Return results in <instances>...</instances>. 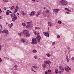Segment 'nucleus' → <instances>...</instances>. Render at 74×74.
<instances>
[{
  "label": "nucleus",
  "instance_id": "nucleus-1",
  "mask_svg": "<svg viewBox=\"0 0 74 74\" xmlns=\"http://www.w3.org/2000/svg\"><path fill=\"white\" fill-rule=\"evenodd\" d=\"M29 32L27 30H24L23 32V34L25 35L26 37H30V34L29 33Z\"/></svg>",
  "mask_w": 74,
  "mask_h": 74
},
{
  "label": "nucleus",
  "instance_id": "nucleus-2",
  "mask_svg": "<svg viewBox=\"0 0 74 74\" xmlns=\"http://www.w3.org/2000/svg\"><path fill=\"white\" fill-rule=\"evenodd\" d=\"M60 3L63 5H66L67 4V2L66 0H61Z\"/></svg>",
  "mask_w": 74,
  "mask_h": 74
},
{
  "label": "nucleus",
  "instance_id": "nucleus-3",
  "mask_svg": "<svg viewBox=\"0 0 74 74\" xmlns=\"http://www.w3.org/2000/svg\"><path fill=\"white\" fill-rule=\"evenodd\" d=\"M36 40V38H33L32 40V44H37V40Z\"/></svg>",
  "mask_w": 74,
  "mask_h": 74
},
{
  "label": "nucleus",
  "instance_id": "nucleus-4",
  "mask_svg": "<svg viewBox=\"0 0 74 74\" xmlns=\"http://www.w3.org/2000/svg\"><path fill=\"white\" fill-rule=\"evenodd\" d=\"M66 67L67 68H66V67H64V69L66 71H67V72H69V71H70L69 70H70V71H71V68H70L69 66L66 65Z\"/></svg>",
  "mask_w": 74,
  "mask_h": 74
},
{
  "label": "nucleus",
  "instance_id": "nucleus-5",
  "mask_svg": "<svg viewBox=\"0 0 74 74\" xmlns=\"http://www.w3.org/2000/svg\"><path fill=\"white\" fill-rule=\"evenodd\" d=\"M18 19V17L16 16V15H15V14H14V16L13 17L12 19V22H15V21H16Z\"/></svg>",
  "mask_w": 74,
  "mask_h": 74
},
{
  "label": "nucleus",
  "instance_id": "nucleus-6",
  "mask_svg": "<svg viewBox=\"0 0 74 74\" xmlns=\"http://www.w3.org/2000/svg\"><path fill=\"white\" fill-rule=\"evenodd\" d=\"M35 14H36V12L33 11L31 12V14H29V15L31 16H34Z\"/></svg>",
  "mask_w": 74,
  "mask_h": 74
},
{
  "label": "nucleus",
  "instance_id": "nucleus-7",
  "mask_svg": "<svg viewBox=\"0 0 74 74\" xmlns=\"http://www.w3.org/2000/svg\"><path fill=\"white\" fill-rule=\"evenodd\" d=\"M43 34L45 36H46V37H48L49 36V34L46 32H43Z\"/></svg>",
  "mask_w": 74,
  "mask_h": 74
},
{
  "label": "nucleus",
  "instance_id": "nucleus-8",
  "mask_svg": "<svg viewBox=\"0 0 74 74\" xmlns=\"http://www.w3.org/2000/svg\"><path fill=\"white\" fill-rule=\"evenodd\" d=\"M44 62L46 64H50L51 63V62L49 60L48 61H45Z\"/></svg>",
  "mask_w": 74,
  "mask_h": 74
},
{
  "label": "nucleus",
  "instance_id": "nucleus-9",
  "mask_svg": "<svg viewBox=\"0 0 74 74\" xmlns=\"http://www.w3.org/2000/svg\"><path fill=\"white\" fill-rule=\"evenodd\" d=\"M37 40L38 41V42H40V41L41 40V37L40 36H38L36 37Z\"/></svg>",
  "mask_w": 74,
  "mask_h": 74
},
{
  "label": "nucleus",
  "instance_id": "nucleus-10",
  "mask_svg": "<svg viewBox=\"0 0 74 74\" xmlns=\"http://www.w3.org/2000/svg\"><path fill=\"white\" fill-rule=\"evenodd\" d=\"M8 31L7 30H4L3 31L2 33H7V34H8Z\"/></svg>",
  "mask_w": 74,
  "mask_h": 74
},
{
  "label": "nucleus",
  "instance_id": "nucleus-11",
  "mask_svg": "<svg viewBox=\"0 0 74 74\" xmlns=\"http://www.w3.org/2000/svg\"><path fill=\"white\" fill-rule=\"evenodd\" d=\"M60 10H58V9H54L53 10V12H56V13H58V11H60Z\"/></svg>",
  "mask_w": 74,
  "mask_h": 74
},
{
  "label": "nucleus",
  "instance_id": "nucleus-12",
  "mask_svg": "<svg viewBox=\"0 0 74 74\" xmlns=\"http://www.w3.org/2000/svg\"><path fill=\"white\" fill-rule=\"evenodd\" d=\"M59 69L61 70V71H63L64 70V68L62 66L60 65L59 66Z\"/></svg>",
  "mask_w": 74,
  "mask_h": 74
},
{
  "label": "nucleus",
  "instance_id": "nucleus-13",
  "mask_svg": "<svg viewBox=\"0 0 74 74\" xmlns=\"http://www.w3.org/2000/svg\"><path fill=\"white\" fill-rule=\"evenodd\" d=\"M41 13L40 12H38L37 13V14H36V15L37 17H38V16L39 15H40V14H41Z\"/></svg>",
  "mask_w": 74,
  "mask_h": 74
},
{
  "label": "nucleus",
  "instance_id": "nucleus-14",
  "mask_svg": "<svg viewBox=\"0 0 74 74\" xmlns=\"http://www.w3.org/2000/svg\"><path fill=\"white\" fill-rule=\"evenodd\" d=\"M32 67L36 69V70H38L39 69V67L36 66H33Z\"/></svg>",
  "mask_w": 74,
  "mask_h": 74
},
{
  "label": "nucleus",
  "instance_id": "nucleus-15",
  "mask_svg": "<svg viewBox=\"0 0 74 74\" xmlns=\"http://www.w3.org/2000/svg\"><path fill=\"white\" fill-rule=\"evenodd\" d=\"M66 59L67 62H70V59L69 58V57L67 56H66Z\"/></svg>",
  "mask_w": 74,
  "mask_h": 74
},
{
  "label": "nucleus",
  "instance_id": "nucleus-16",
  "mask_svg": "<svg viewBox=\"0 0 74 74\" xmlns=\"http://www.w3.org/2000/svg\"><path fill=\"white\" fill-rule=\"evenodd\" d=\"M21 13L23 16H24L25 15V12L24 11L22 10Z\"/></svg>",
  "mask_w": 74,
  "mask_h": 74
},
{
  "label": "nucleus",
  "instance_id": "nucleus-17",
  "mask_svg": "<svg viewBox=\"0 0 74 74\" xmlns=\"http://www.w3.org/2000/svg\"><path fill=\"white\" fill-rule=\"evenodd\" d=\"M8 26H9L10 28H11V27L13 26V23H11L10 25L9 24Z\"/></svg>",
  "mask_w": 74,
  "mask_h": 74
},
{
  "label": "nucleus",
  "instance_id": "nucleus-18",
  "mask_svg": "<svg viewBox=\"0 0 74 74\" xmlns=\"http://www.w3.org/2000/svg\"><path fill=\"white\" fill-rule=\"evenodd\" d=\"M34 33V34L37 35V36H38V33H37V34H36V31H33Z\"/></svg>",
  "mask_w": 74,
  "mask_h": 74
},
{
  "label": "nucleus",
  "instance_id": "nucleus-19",
  "mask_svg": "<svg viewBox=\"0 0 74 74\" xmlns=\"http://www.w3.org/2000/svg\"><path fill=\"white\" fill-rule=\"evenodd\" d=\"M47 65L45 64H44L43 65H42V66L43 68H45V67H46Z\"/></svg>",
  "mask_w": 74,
  "mask_h": 74
},
{
  "label": "nucleus",
  "instance_id": "nucleus-20",
  "mask_svg": "<svg viewBox=\"0 0 74 74\" xmlns=\"http://www.w3.org/2000/svg\"><path fill=\"white\" fill-rule=\"evenodd\" d=\"M48 24L49 26H52V25H51L52 24H51V22H49L48 23Z\"/></svg>",
  "mask_w": 74,
  "mask_h": 74
},
{
  "label": "nucleus",
  "instance_id": "nucleus-21",
  "mask_svg": "<svg viewBox=\"0 0 74 74\" xmlns=\"http://www.w3.org/2000/svg\"><path fill=\"white\" fill-rule=\"evenodd\" d=\"M58 69H55V73H56V74H58Z\"/></svg>",
  "mask_w": 74,
  "mask_h": 74
},
{
  "label": "nucleus",
  "instance_id": "nucleus-22",
  "mask_svg": "<svg viewBox=\"0 0 74 74\" xmlns=\"http://www.w3.org/2000/svg\"><path fill=\"white\" fill-rule=\"evenodd\" d=\"M46 55L48 57H50L51 56V54L50 53H47L46 54Z\"/></svg>",
  "mask_w": 74,
  "mask_h": 74
},
{
  "label": "nucleus",
  "instance_id": "nucleus-23",
  "mask_svg": "<svg viewBox=\"0 0 74 74\" xmlns=\"http://www.w3.org/2000/svg\"><path fill=\"white\" fill-rule=\"evenodd\" d=\"M14 7H15V6H12L10 8V10H13L14 8Z\"/></svg>",
  "mask_w": 74,
  "mask_h": 74
},
{
  "label": "nucleus",
  "instance_id": "nucleus-24",
  "mask_svg": "<svg viewBox=\"0 0 74 74\" xmlns=\"http://www.w3.org/2000/svg\"><path fill=\"white\" fill-rule=\"evenodd\" d=\"M58 22L59 24H61V23H62V21H59Z\"/></svg>",
  "mask_w": 74,
  "mask_h": 74
},
{
  "label": "nucleus",
  "instance_id": "nucleus-25",
  "mask_svg": "<svg viewBox=\"0 0 74 74\" xmlns=\"http://www.w3.org/2000/svg\"><path fill=\"white\" fill-rule=\"evenodd\" d=\"M18 10L17 9H15V10H14V14H15V13H16V12H18Z\"/></svg>",
  "mask_w": 74,
  "mask_h": 74
},
{
  "label": "nucleus",
  "instance_id": "nucleus-26",
  "mask_svg": "<svg viewBox=\"0 0 74 74\" xmlns=\"http://www.w3.org/2000/svg\"><path fill=\"white\" fill-rule=\"evenodd\" d=\"M32 52L33 53H36V52H37V51L36 50H34Z\"/></svg>",
  "mask_w": 74,
  "mask_h": 74
},
{
  "label": "nucleus",
  "instance_id": "nucleus-27",
  "mask_svg": "<svg viewBox=\"0 0 74 74\" xmlns=\"http://www.w3.org/2000/svg\"><path fill=\"white\" fill-rule=\"evenodd\" d=\"M6 14L7 15H10V13L8 12V10H7V12H6Z\"/></svg>",
  "mask_w": 74,
  "mask_h": 74
},
{
  "label": "nucleus",
  "instance_id": "nucleus-28",
  "mask_svg": "<svg viewBox=\"0 0 74 74\" xmlns=\"http://www.w3.org/2000/svg\"><path fill=\"white\" fill-rule=\"evenodd\" d=\"M35 29H38V30H40V28L38 27H35Z\"/></svg>",
  "mask_w": 74,
  "mask_h": 74
},
{
  "label": "nucleus",
  "instance_id": "nucleus-29",
  "mask_svg": "<svg viewBox=\"0 0 74 74\" xmlns=\"http://www.w3.org/2000/svg\"><path fill=\"white\" fill-rule=\"evenodd\" d=\"M14 14L15 13H13L10 14V15H11V17H13V16H14L13 15H14Z\"/></svg>",
  "mask_w": 74,
  "mask_h": 74
},
{
  "label": "nucleus",
  "instance_id": "nucleus-30",
  "mask_svg": "<svg viewBox=\"0 0 74 74\" xmlns=\"http://www.w3.org/2000/svg\"><path fill=\"white\" fill-rule=\"evenodd\" d=\"M21 41L23 42H25V40L23 39H22L21 40Z\"/></svg>",
  "mask_w": 74,
  "mask_h": 74
},
{
  "label": "nucleus",
  "instance_id": "nucleus-31",
  "mask_svg": "<svg viewBox=\"0 0 74 74\" xmlns=\"http://www.w3.org/2000/svg\"><path fill=\"white\" fill-rule=\"evenodd\" d=\"M65 9L66 10H67L68 11H70V9H69V8H65Z\"/></svg>",
  "mask_w": 74,
  "mask_h": 74
},
{
  "label": "nucleus",
  "instance_id": "nucleus-32",
  "mask_svg": "<svg viewBox=\"0 0 74 74\" xmlns=\"http://www.w3.org/2000/svg\"><path fill=\"white\" fill-rule=\"evenodd\" d=\"M22 25L23 26H26V24L25 23H23L22 24Z\"/></svg>",
  "mask_w": 74,
  "mask_h": 74
},
{
  "label": "nucleus",
  "instance_id": "nucleus-33",
  "mask_svg": "<svg viewBox=\"0 0 74 74\" xmlns=\"http://www.w3.org/2000/svg\"><path fill=\"white\" fill-rule=\"evenodd\" d=\"M51 71H52L51 70H48V73H51Z\"/></svg>",
  "mask_w": 74,
  "mask_h": 74
},
{
  "label": "nucleus",
  "instance_id": "nucleus-34",
  "mask_svg": "<svg viewBox=\"0 0 74 74\" xmlns=\"http://www.w3.org/2000/svg\"><path fill=\"white\" fill-rule=\"evenodd\" d=\"M3 0L4 2H8V0Z\"/></svg>",
  "mask_w": 74,
  "mask_h": 74
},
{
  "label": "nucleus",
  "instance_id": "nucleus-35",
  "mask_svg": "<svg viewBox=\"0 0 74 74\" xmlns=\"http://www.w3.org/2000/svg\"><path fill=\"white\" fill-rule=\"evenodd\" d=\"M31 70H32V71H34V72H35V73H36V71H34V70H33V69L32 68H31Z\"/></svg>",
  "mask_w": 74,
  "mask_h": 74
},
{
  "label": "nucleus",
  "instance_id": "nucleus-36",
  "mask_svg": "<svg viewBox=\"0 0 74 74\" xmlns=\"http://www.w3.org/2000/svg\"><path fill=\"white\" fill-rule=\"evenodd\" d=\"M45 12L46 13H49V10H47Z\"/></svg>",
  "mask_w": 74,
  "mask_h": 74
},
{
  "label": "nucleus",
  "instance_id": "nucleus-37",
  "mask_svg": "<svg viewBox=\"0 0 74 74\" xmlns=\"http://www.w3.org/2000/svg\"><path fill=\"white\" fill-rule=\"evenodd\" d=\"M37 56H34V58H35V59H37Z\"/></svg>",
  "mask_w": 74,
  "mask_h": 74
},
{
  "label": "nucleus",
  "instance_id": "nucleus-38",
  "mask_svg": "<svg viewBox=\"0 0 74 74\" xmlns=\"http://www.w3.org/2000/svg\"><path fill=\"white\" fill-rule=\"evenodd\" d=\"M27 23H29V25H31V24H32V22H27Z\"/></svg>",
  "mask_w": 74,
  "mask_h": 74
},
{
  "label": "nucleus",
  "instance_id": "nucleus-39",
  "mask_svg": "<svg viewBox=\"0 0 74 74\" xmlns=\"http://www.w3.org/2000/svg\"><path fill=\"white\" fill-rule=\"evenodd\" d=\"M8 12L9 14H10V13H12V12H11L9 10H8Z\"/></svg>",
  "mask_w": 74,
  "mask_h": 74
},
{
  "label": "nucleus",
  "instance_id": "nucleus-40",
  "mask_svg": "<svg viewBox=\"0 0 74 74\" xmlns=\"http://www.w3.org/2000/svg\"><path fill=\"white\" fill-rule=\"evenodd\" d=\"M57 37L58 38H60V36L59 35H58L57 36Z\"/></svg>",
  "mask_w": 74,
  "mask_h": 74
},
{
  "label": "nucleus",
  "instance_id": "nucleus-41",
  "mask_svg": "<svg viewBox=\"0 0 74 74\" xmlns=\"http://www.w3.org/2000/svg\"><path fill=\"white\" fill-rule=\"evenodd\" d=\"M55 44V42H53L52 43V45H54Z\"/></svg>",
  "mask_w": 74,
  "mask_h": 74
},
{
  "label": "nucleus",
  "instance_id": "nucleus-42",
  "mask_svg": "<svg viewBox=\"0 0 74 74\" xmlns=\"http://www.w3.org/2000/svg\"><path fill=\"white\" fill-rule=\"evenodd\" d=\"M61 72H62L61 71H59L58 73L59 74H61Z\"/></svg>",
  "mask_w": 74,
  "mask_h": 74
},
{
  "label": "nucleus",
  "instance_id": "nucleus-43",
  "mask_svg": "<svg viewBox=\"0 0 74 74\" xmlns=\"http://www.w3.org/2000/svg\"><path fill=\"white\" fill-rule=\"evenodd\" d=\"M4 59H7V60L9 59V58H8L7 57H6V58L4 57Z\"/></svg>",
  "mask_w": 74,
  "mask_h": 74
},
{
  "label": "nucleus",
  "instance_id": "nucleus-44",
  "mask_svg": "<svg viewBox=\"0 0 74 74\" xmlns=\"http://www.w3.org/2000/svg\"><path fill=\"white\" fill-rule=\"evenodd\" d=\"M72 60H73V62H74V58L72 57V58L71 59Z\"/></svg>",
  "mask_w": 74,
  "mask_h": 74
},
{
  "label": "nucleus",
  "instance_id": "nucleus-45",
  "mask_svg": "<svg viewBox=\"0 0 74 74\" xmlns=\"http://www.w3.org/2000/svg\"><path fill=\"white\" fill-rule=\"evenodd\" d=\"M3 9L5 10H7V7H5L3 8Z\"/></svg>",
  "mask_w": 74,
  "mask_h": 74
},
{
  "label": "nucleus",
  "instance_id": "nucleus-46",
  "mask_svg": "<svg viewBox=\"0 0 74 74\" xmlns=\"http://www.w3.org/2000/svg\"><path fill=\"white\" fill-rule=\"evenodd\" d=\"M29 27H30V26L29 25H27L26 26V27H27V28H29Z\"/></svg>",
  "mask_w": 74,
  "mask_h": 74
},
{
  "label": "nucleus",
  "instance_id": "nucleus-47",
  "mask_svg": "<svg viewBox=\"0 0 74 74\" xmlns=\"http://www.w3.org/2000/svg\"><path fill=\"white\" fill-rule=\"evenodd\" d=\"M3 19V17L0 16V19Z\"/></svg>",
  "mask_w": 74,
  "mask_h": 74
},
{
  "label": "nucleus",
  "instance_id": "nucleus-48",
  "mask_svg": "<svg viewBox=\"0 0 74 74\" xmlns=\"http://www.w3.org/2000/svg\"><path fill=\"white\" fill-rule=\"evenodd\" d=\"M22 34H21V33H18V35H19V36H21Z\"/></svg>",
  "mask_w": 74,
  "mask_h": 74
},
{
  "label": "nucleus",
  "instance_id": "nucleus-49",
  "mask_svg": "<svg viewBox=\"0 0 74 74\" xmlns=\"http://www.w3.org/2000/svg\"><path fill=\"white\" fill-rule=\"evenodd\" d=\"M18 67V66H17L16 65H15V66H14V67H15V68H16V67Z\"/></svg>",
  "mask_w": 74,
  "mask_h": 74
},
{
  "label": "nucleus",
  "instance_id": "nucleus-50",
  "mask_svg": "<svg viewBox=\"0 0 74 74\" xmlns=\"http://www.w3.org/2000/svg\"><path fill=\"white\" fill-rule=\"evenodd\" d=\"M48 72L47 71H45V74H48Z\"/></svg>",
  "mask_w": 74,
  "mask_h": 74
},
{
  "label": "nucleus",
  "instance_id": "nucleus-51",
  "mask_svg": "<svg viewBox=\"0 0 74 74\" xmlns=\"http://www.w3.org/2000/svg\"><path fill=\"white\" fill-rule=\"evenodd\" d=\"M0 12H3L1 11V9L0 8Z\"/></svg>",
  "mask_w": 74,
  "mask_h": 74
},
{
  "label": "nucleus",
  "instance_id": "nucleus-52",
  "mask_svg": "<svg viewBox=\"0 0 74 74\" xmlns=\"http://www.w3.org/2000/svg\"><path fill=\"white\" fill-rule=\"evenodd\" d=\"M16 9H18V6H16Z\"/></svg>",
  "mask_w": 74,
  "mask_h": 74
},
{
  "label": "nucleus",
  "instance_id": "nucleus-53",
  "mask_svg": "<svg viewBox=\"0 0 74 74\" xmlns=\"http://www.w3.org/2000/svg\"><path fill=\"white\" fill-rule=\"evenodd\" d=\"M66 14H70V13L69 12H66Z\"/></svg>",
  "mask_w": 74,
  "mask_h": 74
},
{
  "label": "nucleus",
  "instance_id": "nucleus-54",
  "mask_svg": "<svg viewBox=\"0 0 74 74\" xmlns=\"http://www.w3.org/2000/svg\"><path fill=\"white\" fill-rule=\"evenodd\" d=\"M0 27H1V29H2V26L1 25V24H0Z\"/></svg>",
  "mask_w": 74,
  "mask_h": 74
},
{
  "label": "nucleus",
  "instance_id": "nucleus-55",
  "mask_svg": "<svg viewBox=\"0 0 74 74\" xmlns=\"http://www.w3.org/2000/svg\"><path fill=\"white\" fill-rule=\"evenodd\" d=\"M1 45H0V51H1Z\"/></svg>",
  "mask_w": 74,
  "mask_h": 74
},
{
  "label": "nucleus",
  "instance_id": "nucleus-56",
  "mask_svg": "<svg viewBox=\"0 0 74 74\" xmlns=\"http://www.w3.org/2000/svg\"><path fill=\"white\" fill-rule=\"evenodd\" d=\"M1 33V30H0V33Z\"/></svg>",
  "mask_w": 74,
  "mask_h": 74
},
{
  "label": "nucleus",
  "instance_id": "nucleus-57",
  "mask_svg": "<svg viewBox=\"0 0 74 74\" xmlns=\"http://www.w3.org/2000/svg\"><path fill=\"white\" fill-rule=\"evenodd\" d=\"M14 70H16V68Z\"/></svg>",
  "mask_w": 74,
  "mask_h": 74
},
{
  "label": "nucleus",
  "instance_id": "nucleus-58",
  "mask_svg": "<svg viewBox=\"0 0 74 74\" xmlns=\"http://www.w3.org/2000/svg\"><path fill=\"white\" fill-rule=\"evenodd\" d=\"M27 25H29V23H27Z\"/></svg>",
  "mask_w": 74,
  "mask_h": 74
},
{
  "label": "nucleus",
  "instance_id": "nucleus-59",
  "mask_svg": "<svg viewBox=\"0 0 74 74\" xmlns=\"http://www.w3.org/2000/svg\"><path fill=\"white\" fill-rule=\"evenodd\" d=\"M32 1H34L35 0H32Z\"/></svg>",
  "mask_w": 74,
  "mask_h": 74
},
{
  "label": "nucleus",
  "instance_id": "nucleus-60",
  "mask_svg": "<svg viewBox=\"0 0 74 74\" xmlns=\"http://www.w3.org/2000/svg\"><path fill=\"white\" fill-rule=\"evenodd\" d=\"M18 15H19V13H17Z\"/></svg>",
  "mask_w": 74,
  "mask_h": 74
},
{
  "label": "nucleus",
  "instance_id": "nucleus-61",
  "mask_svg": "<svg viewBox=\"0 0 74 74\" xmlns=\"http://www.w3.org/2000/svg\"><path fill=\"white\" fill-rule=\"evenodd\" d=\"M49 67H50V65H49Z\"/></svg>",
  "mask_w": 74,
  "mask_h": 74
},
{
  "label": "nucleus",
  "instance_id": "nucleus-62",
  "mask_svg": "<svg viewBox=\"0 0 74 74\" xmlns=\"http://www.w3.org/2000/svg\"><path fill=\"white\" fill-rule=\"evenodd\" d=\"M6 25H7V24H8V23H6Z\"/></svg>",
  "mask_w": 74,
  "mask_h": 74
},
{
  "label": "nucleus",
  "instance_id": "nucleus-63",
  "mask_svg": "<svg viewBox=\"0 0 74 74\" xmlns=\"http://www.w3.org/2000/svg\"><path fill=\"white\" fill-rule=\"evenodd\" d=\"M44 8V9H45L46 8Z\"/></svg>",
  "mask_w": 74,
  "mask_h": 74
},
{
  "label": "nucleus",
  "instance_id": "nucleus-64",
  "mask_svg": "<svg viewBox=\"0 0 74 74\" xmlns=\"http://www.w3.org/2000/svg\"><path fill=\"white\" fill-rule=\"evenodd\" d=\"M67 49H69V47L68 48H67Z\"/></svg>",
  "mask_w": 74,
  "mask_h": 74
}]
</instances>
